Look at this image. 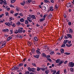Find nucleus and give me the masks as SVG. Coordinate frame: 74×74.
Masks as SVG:
<instances>
[{
	"label": "nucleus",
	"mask_w": 74,
	"mask_h": 74,
	"mask_svg": "<svg viewBox=\"0 0 74 74\" xmlns=\"http://www.w3.org/2000/svg\"><path fill=\"white\" fill-rule=\"evenodd\" d=\"M18 66L19 67H21V66H23V63L20 64Z\"/></svg>",
	"instance_id": "nucleus-31"
},
{
	"label": "nucleus",
	"mask_w": 74,
	"mask_h": 74,
	"mask_svg": "<svg viewBox=\"0 0 74 74\" xmlns=\"http://www.w3.org/2000/svg\"><path fill=\"white\" fill-rule=\"evenodd\" d=\"M0 4H1V5H2V4H3V0H0Z\"/></svg>",
	"instance_id": "nucleus-30"
},
{
	"label": "nucleus",
	"mask_w": 74,
	"mask_h": 74,
	"mask_svg": "<svg viewBox=\"0 0 74 74\" xmlns=\"http://www.w3.org/2000/svg\"><path fill=\"white\" fill-rule=\"evenodd\" d=\"M45 73L46 74H48V73H49V71L48 70H46L45 71Z\"/></svg>",
	"instance_id": "nucleus-45"
},
{
	"label": "nucleus",
	"mask_w": 74,
	"mask_h": 74,
	"mask_svg": "<svg viewBox=\"0 0 74 74\" xmlns=\"http://www.w3.org/2000/svg\"><path fill=\"white\" fill-rule=\"evenodd\" d=\"M68 29L69 30V33H73V30L72 29H71L70 28H69Z\"/></svg>",
	"instance_id": "nucleus-11"
},
{
	"label": "nucleus",
	"mask_w": 74,
	"mask_h": 74,
	"mask_svg": "<svg viewBox=\"0 0 74 74\" xmlns=\"http://www.w3.org/2000/svg\"><path fill=\"white\" fill-rule=\"evenodd\" d=\"M32 70H33V68H31L29 71H32Z\"/></svg>",
	"instance_id": "nucleus-63"
},
{
	"label": "nucleus",
	"mask_w": 74,
	"mask_h": 74,
	"mask_svg": "<svg viewBox=\"0 0 74 74\" xmlns=\"http://www.w3.org/2000/svg\"><path fill=\"white\" fill-rule=\"evenodd\" d=\"M45 20V19H40L39 21L40 22H43Z\"/></svg>",
	"instance_id": "nucleus-26"
},
{
	"label": "nucleus",
	"mask_w": 74,
	"mask_h": 74,
	"mask_svg": "<svg viewBox=\"0 0 74 74\" xmlns=\"http://www.w3.org/2000/svg\"><path fill=\"white\" fill-rule=\"evenodd\" d=\"M5 25H7V26H9V23H5Z\"/></svg>",
	"instance_id": "nucleus-34"
},
{
	"label": "nucleus",
	"mask_w": 74,
	"mask_h": 74,
	"mask_svg": "<svg viewBox=\"0 0 74 74\" xmlns=\"http://www.w3.org/2000/svg\"><path fill=\"white\" fill-rule=\"evenodd\" d=\"M51 72H53V74H55L56 72V71L55 70H53L51 71Z\"/></svg>",
	"instance_id": "nucleus-12"
},
{
	"label": "nucleus",
	"mask_w": 74,
	"mask_h": 74,
	"mask_svg": "<svg viewBox=\"0 0 74 74\" xmlns=\"http://www.w3.org/2000/svg\"><path fill=\"white\" fill-rule=\"evenodd\" d=\"M14 33H15V34H17V33H18V31H17V30H16L14 31Z\"/></svg>",
	"instance_id": "nucleus-46"
},
{
	"label": "nucleus",
	"mask_w": 74,
	"mask_h": 74,
	"mask_svg": "<svg viewBox=\"0 0 74 74\" xmlns=\"http://www.w3.org/2000/svg\"><path fill=\"white\" fill-rule=\"evenodd\" d=\"M30 16H31L32 18V19H36V17L34 15H32V16L29 15Z\"/></svg>",
	"instance_id": "nucleus-10"
},
{
	"label": "nucleus",
	"mask_w": 74,
	"mask_h": 74,
	"mask_svg": "<svg viewBox=\"0 0 74 74\" xmlns=\"http://www.w3.org/2000/svg\"><path fill=\"white\" fill-rule=\"evenodd\" d=\"M12 27H15V26H16V25L15 23H13V25H12Z\"/></svg>",
	"instance_id": "nucleus-43"
},
{
	"label": "nucleus",
	"mask_w": 74,
	"mask_h": 74,
	"mask_svg": "<svg viewBox=\"0 0 74 74\" xmlns=\"http://www.w3.org/2000/svg\"><path fill=\"white\" fill-rule=\"evenodd\" d=\"M47 57V59L48 60H49V61L50 62H52V60H51V59L49 58H51L50 57V55H47V57Z\"/></svg>",
	"instance_id": "nucleus-2"
},
{
	"label": "nucleus",
	"mask_w": 74,
	"mask_h": 74,
	"mask_svg": "<svg viewBox=\"0 0 74 74\" xmlns=\"http://www.w3.org/2000/svg\"><path fill=\"white\" fill-rule=\"evenodd\" d=\"M35 58H38L40 56V55H36V56L34 55V56Z\"/></svg>",
	"instance_id": "nucleus-17"
},
{
	"label": "nucleus",
	"mask_w": 74,
	"mask_h": 74,
	"mask_svg": "<svg viewBox=\"0 0 74 74\" xmlns=\"http://www.w3.org/2000/svg\"><path fill=\"white\" fill-rule=\"evenodd\" d=\"M43 9L44 10H45V11H47V8H46V7L45 6H44L43 7Z\"/></svg>",
	"instance_id": "nucleus-35"
},
{
	"label": "nucleus",
	"mask_w": 74,
	"mask_h": 74,
	"mask_svg": "<svg viewBox=\"0 0 74 74\" xmlns=\"http://www.w3.org/2000/svg\"><path fill=\"white\" fill-rule=\"evenodd\" d=\"M16 1V0H11V3H14Z\"/></svg>",
	"instance_id": "nucleus-18"
},
{
	"label": "nucleus",
	"mask_w": 74,
	"mask_h": 74,
	"mask_svg": "<svg viewBox=\"0 0 74 74\" xmlns=\"http://www.w3.org/2000/svg\"><path fill=\"white\" fill-rule=\"evenodd\" d=\"M19 25H21V22L18 21L16 23V25H17V26H19Z\"/></svg>",
	"instance_id": "nucleus-25"
},
{
	"label": "nucleus",
	"mask_w": 74,
	"mask_h": 74,
	"mask_svg": "<svg viewBox=\"0 0 74 74\" xmlns=\"http://www.w3.org/2000/svg\"><path fill=\"white\" fill-rule=\"evenodd\" d=\"M67 38H72V36L70 34H67Z\"/></svg>",
	"instance_id": "nucleus-4"
},
{
	"label": "nucleus",
	"mask_w": 74,
	"mask_h": 74,
	"mask_svg": "<svg viewBox=\"0 0 74 74\" xmlns=\"http://www.w3.org/2000/svg\"><path fill=\"white\" fill-rule=\"evenodd\" d=\"M18 33H22V30L21 29H18Z\"/></svg>",
	"instance_id": "nucleus-21"
},
{
	"label": "nucleus",
	"mask_w": 74,
	"mask_h": 74,
	"mask_svg": "<svg viewBox=\"0 0 74 74\" xmlns=\"http://www.w3.org/2000/svg\"><path fill=\"white\" fill-rule=\"evenodd\" d=\"M9 26H12V22H11L10 23H9Z\"/></svg>",
	"instance_id": "nucleus-36"
},
{
	"label": "nucleus",
	"mask_w": 74,
	"mask_h": 74,
	"mask_svg": "<svg viewBox=\"0 0 74 74\" xmlns=\"http://www.w3.org/2000/svg\"><path fill=\"white\" fill-rule=\"evenodd\" d=\"M6 44V42L4 41V42H3L2 44V45H3V46H4V45H5Z\"/></svg>",
	"instance_id": "nucleus-32"
},
{
	"label": "nucleus",
	"mask_w": 74,
	"mask_h": 74,
	"mask_svg": "<svg viewBox=\"0 0 74 74\" xmlns=\"http://www.w3.org/2000/svg\"><path fill=\"white\" fill-rule=\"evenodd\" d=\"M64 54H65V55H70V53H67V52H65V53H64Z\"/></svg>",
	"instance_id": "nucleus-37"
},
{
	"label": "nucleus",
	"mask_w": 74,
	"mask_h": 74,
	"mask_svg": "<svg viewBox=\"0 0 74 74\" xmlns=\"http://www.w3.org/2000/svg\"><path fill=\"white\" fill-rule=\"evenodd\" d=\"M64 63V61L61 60L58 64L59 66H60V65H61L62 63Z\"/></svg>",
	"instance_id": "nucleus-6"
},
{
	"label": "nucleus",
	"mask_w": 74,
	"mask_h": 74,
	"mask_svg": "<svg viewBox=\"0 0 74 74\" xmlns=\"http://www.w3.org/2000/svg\"><path fill=\"white\" fill-rule=\"evenodd\" d=\"M55 7L56 8L58 9V5L57 4H56L55 6Z\"/></svg>",
	"instance_id": "nucleus-41"
},
{
	"label": "nucleus",
	"mask_w": 74,
	"mask_h": 74,
	"mask_svg": "<svg viewBox=\"0 0 74 74\" xmlns=\"http://www.w3.org/2000/svg\"><path fill=\"white\" fill-rule=\"evenodd\" d=\"M44 1L45 3H50V1H47V0H45Z\"/></svg>",
	"instance_id": "nucleus-27"
},
{
	"label": "nucleus",
	"mask_w": 74,
	"mask_h": 74,
	"mask_svg": "<svg viewBox=\"0 0 74 74\" xmlns=\"http://www.w3.org/2000/svg\"><path fill=\"white\" fill-rule=\"evenodd\" d=\"M19 14V13H16L14 14V16H17V15Z\"/></svg>",
	"instance_id": "nucleus-40"
},
{
	"label": "nucleus",
	"mask_w": 74,
	"mask_h": 74,
	"mask_svg": "<svg viewBox=\"0 0 74 74\" xmlns=\"http://www.w3.org/2000/svg\"><path fill=\"white\" fill-rule=\"evenodd\" d=\"M19 15H20V16H23V14L21 13H20L19 14Z\"/></svg>",
	"instance_id": "nucleus-57"
},
{
	"label": "nucleus",
	"mask_w": 74,
	"mask_h": 74,
	"mask_svg": "<svg viewBox=\"0 0 74 74\" xmlns=\"http://www.w3.org/2000/svg\"><path fill=\"white\" fill-rule=\"evenodd\" d=\"M20 21L21 22H22L25 21V20L24 19H20Z\"/></svg>",
	"instance_id": "nucleus-29"
},
{
	"label": "nucleus",
	"mask_w": 74,
	"mask_h": 74,
	"mask_svg": "<svg viewBox=\"0 0 74 74\" xmlns=\"http://www.w3.org/2000/svg\"><path fill=\"white\" fill-rule=\"evenodd\" d=\"M3 16H4V14H2L1 15H0V18H2Z\"/></svg>",
	"instance_id": "nucleus-47"
},
{
	"label": "nucleus",
	"mask_w": 74,
	"mask_h": 74,
	"mask_svg": "<svg viewBox=\"0 0 74 74\" xmlns=\"http://www.w3.org/2000/svg\"><path fill=\"white\" fill-rule=\"evenodd\" d=\"M40 70H42V71H44L45 69H43L42 68H41L40 69Z\"/></svg>",
	"instance_id": "nucleus-50"
},
{
	"label": "nucleus",
	"mask_w": 74,
	"mask_h": 74,
	"mask_svg": "<svg viewBox=\"0 0 74 74\" xmlns=\"http://www.w3.org/2000/svg\"><path fill=\"white\" fill-rule=\"evenodd\" d=\"M64 38L65 39H67L68 38H67V36L66 37V36L65 35L64 36Z\"/></svg>",
	"instance_id": "nucleus-58"
},
{
	"label": "nucleus",
	"mask_w": 74,
	"mask_h": 74,
	"mask_svg": "<svg viewBox=\"0 0 74 74\" xmlns=\"http://www.w3.org/2000/svg\"><path fill=\"white\" fill-rule=\"evenodd\" d=\"M38 50H40V49H38V50H36V52L37 53H38V54H40V52Z\"/></svg>",
	"instance_id": "nucleus-13"
},
{
	"label": "nucleus",
	"mask_w": 74,
	"mask_h": 74,
	"mask_svg": "<svg viewBox=\"0 0 74 74\" xmlns=\"http://www.w3.org/2000/svg\"><path fill=\"white\" fill-rule=\"evenodd\" d=\"M10 7H12V8H14V6L12 5H10Z\"/></svg>",
	"instance_id": "nucleus-56"
},
{
	"label": "nucleus",
	"mask_w": 74,
	"mask_h": 74,
	"mask_svg": "<svg viewBox=\"0 0 74 74\" xmlns=\"http://www.w3.org/2000/svg\"><path fill=\"white\" fill-rule=\"evenodd\" d=\"M10 32H11V33H10V34H12L13 33L12 32H13L12 30L11 29V30H10Z\"/></svg>",
	"instance_id": "nucleus-54"
},
{
	"label": "nucleus",
	"mask_w": 74,
	"mask_h": 74,
	"mask_svg": "<svg viewBox=\"0 0 74 74\" xmlns=\"http://www.w3.org/2000/svg\"><path fill=\"white\" fill-rule=\"evenodd\" d=\"M32 52V53H34L35 52V50L33 49H32L31 50Z\"/></svg>",
	"instance_id": "nucleus-16"
},
{
	"label": "nucleus",
	"mask_w": 74,
	"mask_h": 74,
	"mask_svg": "<svg viewBox=\"0 0 74 74\" xmlns=\"http://www.w3.org/2000/svg\"><path fill=\"white\" fill-rule=\"evenodd\" d=\"M25 23L26 25H28V24L29 23V22H28V20H25Z\"/></svg>",
	"instance_id": "nucleus-20"
},
{
	"label": "nucleus",
	"mask_w": 74,
	"mask_h": 74,
	"mask_svg": "<svg viewBox=\"0 0 74 74\" xmlns=\"http://www.w3.org/2000/svg\"><path fill=\"white\" fill-rule=\"evenodd\" d=\"M6 44V42L4 41V42H3L2 44V45H3V46H4V45H5Z\"/></svg>",
	"instance_id": "nucleus-33"
},
{
	"label": "nucleus",
	"mask_w": 74,
	"mask_h": 74,
	"mask_svg": "<svg viewBox=\"0 0 74 74\" xmlns=\"http://www.w3.org/2000/svg\"><path fill=\"white\" fill-rule=\"evenodd\" d=\"M52 17V14L49 15L48 16V17L49 18V19H51V18Z\"/></svg>",
	"instance_id": "nucleus-24"
},
{
	"label": "nucleus",
	"mask_w": 74,
	"mask_h": 74,
	"mask_svg": "<svg viewBox=\"0 0 74 74\" xmlns=\"http://www.w3.org/2000/svg\"><path fill=\"white\" fill-rule=\"evenodd\" d=\"M28 21H29V22H32V20H31V19H27Z\"/></svg>",
	"instance_id": "nucleus-48"
},
{
	"label": "nucleus",
	"mask_w": 74,
	"mask_h": 74,
	"mask_svg": "<svg viewBox=\"0 0 74 74\" xmlns=\"http://www.w3.org/2000/svg\"><path fill=\"white\" fill-rule=\"evenodd\" d=\"M14 12L12 10H11L10 12V14H12Z\"/></svg>",
	"instance_id": "nucleus-42"
},
{
	"label": "nucleus",
	"mask_w": 74,
	"mask_h": 74,
	"mask_svg": "<svg viewBox=\"0 0 74 74\" xmlns=\"http://www.w3.org/2000/svg\"><path fill=\"white\" fill-rule=\"evenodd\" d=\"M69 41V40H64L63 42V44L64 45H65Z\"/></svg>",
	"instance_id": "nucleus-7"
},
{
	"label": "nucleus",
	"mask_w": 74,
	"mask_h": 74,
	"mask_svg": "<svg viewBox=\"0 0 74 74\" xmlns=\"http://www.w3.org/2000/svg\"><path fill=\"white\" fill-rule=\"evenodd\" d=\"M61 47H66V46L65 45L62 44L61 46Z\"/></svg>",
	"instance_id": "nucleus-49"
},
{
	"label": "nucleus",
	"mask_w": 74,
	"mask_h": 74,
	"mask_svg": "<svg viewBox=\"0 0 74 74\" xmlns=\"http://www.w3.org/2000/svg\"><path fill=\"white\" fill-rule=\"evenodd\" d=\"M5 31H6V32H8L9 31V30H8V29H5Z\"/></svg>",
	"instance_id": "nucleus-64"
},
{
	"label": "nucleus",
	"mask_w": 74,
	"mask_h": 74,
	"mask_svg": "<svg viewBox=\"0 0 74 74\" xmlns=\"http://www.w3.org/2000/svg\"><path fill=\"white\" fill-rule=\"evenodd\" d=\"M28 3H31V0H28Z\"/></svg>",
	"instance_id": "nucleus-60"
},
{
	"label": "nucleus",
	"mask_w": 74,
	"mask_h": 74,
	"mask_svg": "<svg viewBox=\"0 0 74 74\" xmlns=\"http://www.w3.org/2000/svg\"><path fill=\"white\" fill-rule=\"evenodd\" d=\"M32 65H33V66H34L35 67L36 66V64L35 63H32Z\"/></svg>",
	"instance_id": "nucleus-44"
},
{
	"label": "nucleus",
	"mask_w": 74,
	"mask_h": 74,
	"mask_svg": "<svg viewBox=\"0 0 74 74\" xmlns=\"http://www.w3.org/2000/svg\"><path fill=\"white\" fill-rule=\"evenodd\" d=\"M71 3H68L67 4L66 6L67 7H71Z\"/></svg>",
	"instance_id": "nucleus-5"
},
{
	"label": "nucleus",
	"mask_w": 74,
	"mask_h": 74,
	"mask_svg": "<svg viewBox=\"0 0 74 74\" xmlns=\"http://www.w3.org/2000/svg\"><path fill=\"white\" fill-rule=\"evenodd\" d=\"M42 56L43 57L46 58L47 57L46 55L44 53H42Z\"/></svg>",
	"instance_id": "nucleus-8"
},
{
	"label": "nucleus",
	"mask_w": 74,
	"mask_h": 74,
	"mask_svg": "<svg viewBox=\"0 0 74 74\" xmlns=\"http://www.w3.org/2000/svg\"><path fill=\"white\" fill-rule=\"evenodd\" d=\"M47 16H48V14H45L43 16V19H45V18H46Z\"/></svg>",
	"instance_id": "nucleus-19"
},
{
	"label": "nucleus",
	"mask_w": 74,
	"mask_h": 74,
	"mask_svg": "<svg viewBox=\"0 0 74 74\" xmlns=\"http://www.w3.org/2000/svg\"><path fill=\"white\" fill-rule=\"evenodd\" d=\"M53 54H54V51H53L52 52H50V54L52 55Z\"/></svg>",
	"instance_id": "nucleus-39"
},
{
	"label": "nucleus",
	"mask_w": 74,
	"mask_h": 74,
	"mask_svg": "<svg viewBox=\"0 0 74 74\" xmlns=\"http://www.w3.org/2000/svg\"><path fill=\"white\" fill-rule=\"evenodd\" d=\"M53 11V7H50V9L49 10H48L47 11V12H49V11Z\"/></svg>",
	"instance_id": "nucleus-3"
},
{
	"label": "nucleus",
	"mask_w": 74,
	"mask_h": 74,
	"mask_svg": "<svg viewBox=\"0 0 74 74\" xmlns=\"http://www.w3.org/2000/svg\"><path fill=\"white\" fill-rule=\"evenodd\" d=\"M37 71H40V68L39 67H37Z\"/></svg>",
	"instance_id": "nucleus-55"
},
{
	"label": "nucleus",
	"mask_w": 74,
	"mask_h": 74,
	"mask_svg": "<svg viewBox=\"0 0 74 74\" xmlns=\"http://www.w3.org/2000/svg\"><path fill=\"white\" fill-rule=\"evenodd\" d=\"M60 51H61V53H64V49H60Z\"/></svg>",
	"instance_id": "nucleus-14"
},
{
	"label": "nucleus",
	"mask_w": 74,
	"mask_h": 74,
	"mask_svg": "<svg viewBox=\"0 0 74 74\" xmlns=\"http://www.w3.org/2000/svg\"><path fill=\"white\" fill-rule=\"evenodd\" d=\"M59 62H60V59L57 60L56 61V63H59Z\"/></svg>",
	"instance_id": "nucleus-28"
},
{
	"label": "nucleus",
	"mask_w": 74,
	"mask_h": 74,
	"mask_svg": "<svg viewBox=\"0 0 74 74\" xmlns=\"http://www.w3.org/2000/svg\"><path fill=\"white\" fill-rule=\"evenodd\" d=\"M68 25L69 26L71 25V22H69L68 23Z\"/></svg>",
	"instance_id": "nucleus-52"
},
{
	"label": "nucleus",
	"mask_w": 74,
	"mask_h": 74,
	"mask_svg": "<svg viewBox=\"0 0 74 74\" xmlns=\"http://www.w3.org/2000/svg\"><path fill=\"white\" fill-rule=\"evenodd\" d=\"M25 73H26V74H29L30 73V72L29 71H25Z\"/></svg>",
	"instance_id": "nucleus-51"
},
{
	"label": "nucleus",
	"mask_w": 74,
	"mask_h": 74,
	"mask_svg": "<svg viewBox=\"0 0 74 74\" xmlns=\"http://www.w3.org/2000/svg\"><path fill=\"white\" fill-rule=\"evenodd\" d=\"M5 14L6 16H8V13L7 12H6Z\"/></svg>",
	"instance_id": "nucleus-53"
},
{
	"label": "nucleus",
	"mask_w": 74,
	"mask_h": 74,
	"mask_svg": "<svg viewBox=\"0 0 74 74\" xmlns=\"http://www.w3.org/2000/svg\"><path fill=\"white\" fill-rule=\"evenodd\" d=\"M69 67H73L74 66V63L73 62H70L69 64Z\"/></svg>",
	"instance_id": "nucleus-1"
},
{
	"label": "nucleus",
	"mask_w": 74,
	"mask_h": 74,
	"mask_svg": "<svg viewBox=\"0 0 74 74\" xmlns=\"http://www.w3.org/2000/svg\"><path fill=\"white\" fill-rule=\"evenodd\" d=\"M3 3L5 5H7V2H6V1L5 0H4V1H3Z\"/></svg>",
	"instance_id": "nucleus-22"
},
{
	"label": "nucleus",
	"mask_w": 74,
	"mask_h": 74,
	"mask_svg": "<svg viewBox=\"0 0 74 74\" xmlns=\"http://www.w3.org/2000/svg\"><path fill=\"white\" fill-rule=\"evenodd\" d=\"M12 39V37L11 36H10L8 37L7 38V41H9L10 40Z\"/></svg>",
	"instance_id": "nucleus-15"
},
{
	"label": "nucleus",
	"mask_w": 74,
	"mask_h": 74,
	"mask_svg": "<svg viewBox=\"0 0 74 74\" xmlns=\"http://www.w3.org/2000/svg\"><path fill=\"white\" fill-rule=\"evenodd\" d=\"M34 40L35 41H38V38H37L36 36L34 37Z\"/></svg>",
	"instance_id": "nucleus-9"
},
{
	"label": "nucleus",
	"mask_w": 74,
	"mask_h": 74,
	"mask_svg": "<svg viewBox=\"0 0 74 74\" xmlns=\"http://www.w3.org/2000/svg\"><path fill=\"white\" fill-rule=\"evenodd\" d=\"M56 74H60V72L59 71H58V72H57Z\"/></svg>",
	"instance_id": "nucleus-61"
},
{
	"label": "nucleus",
	"mask_w": 74,
	"mask_h": 74,
	"mask_svg": "<svg viewBox=\"0 0 74 74\" xmlns=\"http://www.w3.org/2000/svg\"><path fill=\"white\" fill-rule=\"evenodd\" d=\"M70 70L71 72V73H73V72H74V70L73 69V68H71Z\"/></svg>",
	"instance_id": "nucleus-23"
},
{
	"label": "nucleus",
	"mask_w": 74,
	"mask_h": 74,
	"mask_svg": "<svg viewBox=\"0 0 74 74\" xmlns=\"http://www.w3.org/2000/svg\"><path fill=\"white\" fill-rule=\"evenodd\" d=\"M27 44H28V46L30 47V46L32 44V43Z\"/></svg>",
	"instance_id": "nucleus-62"
},
{
	"label": "nucleus",
	"mask_w": 74,
	"mask_h": 74,
	"mask_svg": "<svg viewBox=\"0 0 74 74\" xmlns=\"http://www.w3.org/2000/svg\"><path fill=\"white\" fill-rule=\"evenodd\" d=\"M71 45H72V44H71L70 45H68V47H71Z\"/></svg>",
	"instance_id": "nucleus-59"
},
{
	"label": "nucleus",
	"mask_w": 74,
	"mask_h": 74,
	"mask_svg": "<svg viewBox=\"0 0 74 74\" xmlns=\"http://www.w3.org/2000/svg\"><path fill=\"white\" fill-rule=\"evenodd\" d=\"M16 10L17 11H19V8L18 7H16Z\"/></svg>",
	"instance_id": "nucleus-38"
}]
</instances>
